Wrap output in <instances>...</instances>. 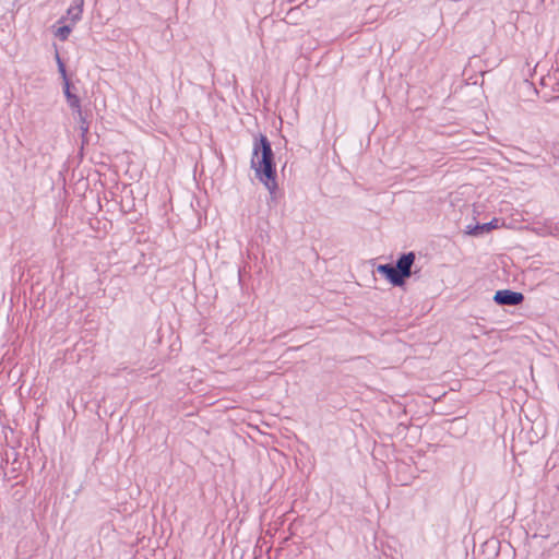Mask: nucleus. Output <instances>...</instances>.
I'll return each instance as SVG.
<instances>
[{
    "label": "nucleus",
    "instance_id": "obj_6",
    "mask_svg": "<svg viewBox=\"0 0 559 559\" xmlns=\"http://www.w3.org/2000/svg\"><path fill=\"white\" fill-rule=\"evenodd\" d=\"M72 84L70 81L64 82L63 84V93L67 99L69 107L73 110V112L81 111V100L80 97L74 94L72 91Z\"/></svg>",
    "mask_w": 559,
    "mask_h": 559
},
{
    "label": "nucleus",
    "instance_id": "obj_3",
    "mask_svg": "<svg viewBox=\"0 0 559 559\" xmlns=\"http://www.w3.org/2000/svg\"><path fill=\"white\" fill-rule=\"evenodd\" d=\"M524 300V295L520 292H513L510 289L497 290L493 296V301L501 306H518Z\"/></svg>",
    "mask_w": 559,
    "mask_h": 559
},
{
    "label": "nucleus",
    "instance_id": "obj_5",
    "mask_svg": "<svg viewBox=\"0 0 559 559\" xmlns=\"http://www.w3.org/2000/svg\"><path fill=\"white\" fill-rule=\"evenodd\" d=\"M498 226H499V219L498 218H493V219H491L488 223H483V224L477 223L473 227L468 226L467 234L472 235V236L478 237V236H483L485 234H488L492 229L498 228Z\"/></svg>",
    "mask_w": 559,
    "mask_h": 559
},
{
    "label": "nucleus",
    "instance_id": "obj_10",
    "mask_svg": "<svg viewBox=\"0 0 559 559\" xmlns=\"http://www.w3.org/2000/svg\"><path fill=\"white\" fill-rule=\"evenodd\" d=\"M56 61H57V64H58V71L63 80V83L67 82V81H70L68 79V75H67V70H66V66L62 61V59L60 58L59 53L56 52Z\"/></svg>",
    "mask_w": 559,
    "mask_h": 559
},
{
    "label": "nucleus",
    "instance_id": "obj_9",
    "mask_svg": "<svg viewBox=\"0 0 559 559\" xmlns=\"http://www.w3.org/2000/svg\"><path fill=\"white\" fill-rule=\"evenodd\" d=\"M79 116V123H80V130L82 132V136H84L88 132V122L86 120L85 114L81 110L80 112H76Z\"/></svg>",
    "mask_w": 559,
    "mask_h": 559
},
{
    "label": "nucleus",
    "instance_id": "obj_11",
    "mask_svg": "<svg viewBox=\"0 0 559 559\" xmlns=\"http://www.w3.org/2000/svg\"><path fill=\"white\" fill-rule=\"evenodd\" d=\"M64 20H66V17H60V20L58 22L62 23Z\"/></svg>",
    "mask_w": 559,
    "mask_h": 559
},
{
    "label": "nucleus",
    "instance_id": "obj_8",
    "mask_svg": "<svg viewBox=\"0 0 559 559\" xmlns=\"http://www.w3.org/2000/svg\"><path fill=\"white\" fill-rule=\"evenodd\" d=\"M72 32V26L71 25H63V26H60L56 32H55V35L56 37H58L60 40L64 41L68 39L70 33Z\"/></svg>",
    "mask_w": 559,
    "mask_h": 559
},
{
    "label": "nucleus",
    "instance_id": "obj_4",
    "mask_svg": "<svg viewBox=\"0 0 559 559\" xmlns=\"http://www.w3.org/2000/svg\"><path fill=\"white\" fill-rule=\"evenodd\" d=\"M415 259L416 255L413 251L402 253L394 263V266L405 278H408L412 275V266L414 265Z\"/></svg>",
    "mask_w": 559,
    "mask_h": 559
},
{
    "label": "nucleus",
    "instance_id": "obj_2",
    "mask_svg": "<svg viewBox=\"0 0 559 559\" xmlns=\"http://www.w3.org/2000/svg\"><path fill=\"white\" fill-rule=\"evenodd\" d=\"M377 272L395 287H402L405 284L406 278L395 269L393 263L379 264Z\"/></svg>",
    "mask_w": 559,
    "mask_h": 559
},
{
    "label": "nucleus",
    "instance_id": "obj_1",
    "mask_svg": "<svg viewBox=\"0 0 559 559\" xmlns=\"http://www.w3.org/2000/svg\"><path fill=\"white\" fill-rule=\"evenodd\" d=\"M251 168L255 171V177L265 186L271 194L277 189L276 166L271 142L264 134L254 138Z\"/></svg>",
    "mask_w": 559,
    "mask_h": 559
},
{
    "label": "nucleus",
    "instance_id": "obj_7",
    "mask_svg": "<svg viewBox=\"0 0 559 559\" xmlns=\"http://www.w3.org/2000/svg\"><path fill=\"white\" fill-rule=\"evenodd\" d=\"M83 5L84 0H73L72 5L68 9L67 15L70 17L73 24L81 20Z\"/></svg>",
    "mask_w": 559,
    "mask_h": 559
}]
</instances>
